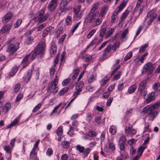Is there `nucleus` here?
I'll use <instances>...</instances> for the list:
<instances>
[{
	"instance_id": "f257e3e1",
	"label": "nucleus",
	"mask_w": 160,
	"mask_h": 160,
	"mask_svg": "<svg viewBox=\"0 0 160 160\" xmlns=\"http://www.w3.org/2000/svg\"><path fill=\"white\" fill-rule=\"evenodd\" d=\"M159 106V103L158 102L152 106L148 105L143 108L142 112L148 115L149 120L152 121L157 113V112L154 110L158 108Z\"/></svg>"
},
{
	"instance_id": "f03ea898",
	"label": "nucleus",
	"mask_w": 160,
	"mask_h": 160,
	"mask_svg": "<svg viewBox=\"0 0 160 160\" xmlns=\"http://www.w3.org/2000/svg\"><path fill=\"white\" fill-rule=\"evenodd\" d=\"M49 17L48 13H45V11L43 10L39 11L38 14L35 15V19L36 21H38L40 23L45 21Z\"/></svg>"
},
{
	"instance_id": "7ed1b4c3",
	"label": "nucleus",
	"mask_w": 160,
	"mask_h": 160,
	"mask_svg": "<svg viewBox=\"0 0 160 160\" xmlns=\"http://www.w3.org/2000/svg\"><path fill=\"white\" fill-rule=\"evenodd\" d=\"M45 45L43 42L39 43L34 50V53L40 55L41 58L43 57L45 51Z\"/></svg>"
},
{
	"instance_id": "20e7f679",
	"label": "nucleus",
	"mask_w": 160,
	"mask_h": 160,
	"mask_svg": "<svg viewBox=\"0 0 160 160\" xmlns=\"http://www.w3.org/2000/svg\"><path fill=\"white\" fill-rule=\"evenodd\" d=\"M57 78V76H56V78H55L54 80L48 84L46 89L48 93H49V92L51 91V88L53 87L54 88V89L52 90L53 93L54 94H55L58 92V88L57 86V85L58 83V81Z\"/></svg>"
},
{
	"instance_id": "39448f33",
	"label": "nucleus",
	"mask_w": 160,
	"mask_h": 160,
	"mask_svg": "<svg viewBox=\"0 0 160 160\" xmlns=\"http://www.w3.org/2000/svg\"><path fill=\"white\" fill-rule=\"evenodd\" d=\"M155 68V67L151 62H148L145 64L143 67V69L144 70L143 73L150 74L152 73L153 70Z\"/></svg>"
},
{
	"instance_id": "423d86ee",
	"label": "nucleus",
	"mask_w": 160,
	"mask_h": 160,
	"mask_svg": "<svg viewBox=\"0 0 160 160\" xmlns=\"http://www.w3.org/2000/svg\"><path fill=\"white\" fill-rule=\"evenodd\" d=\"M157 15V14L154 10H152L148 13L147 17V19L148 20V24L150 25L153 21Z\"/></svg>"
},
{
	"instance_id": "0eeeda50",
	"label": "nucleus",
	"mask_w": 160,
	"mask_h": 160,
	"mask_svg": "<svg viewBox=\"0 0 160 160\" xmlns=\"http://www.w3.org/2000/svg\"><path fill=\"white\" fill-rule=\"evenodd\" d=\"M19 46V43H17L14 45L13 44H11L9 45L7 48V51L8 52H11L12 54L16 52Z\"/></svg>"
},
{
	"instance_id": "6e6552de",
	"label": "nucleus",
	"mask_w": 160,
	"mask_h": 160,
	"mask_svg": "<svg viewBox=\"0 0 160 160\" xmlns=\"http://www.w3.org/2000/svg\"><path fill=\"white\" fill-rule=\"evenodd\" d=\"M57 0H51L48 6V8L49 12H52L58 6Z\"/></svg>"
},
{
	"instance_id": "1a4fd4ad",
	"label": "nucleus",
	"mask_w": 160,
	"mask_h": 160,
	"mask_svg": "<svg viewBox=\"0 0 160 160\" xmlns=\"http://www.w3.org/2000/svg\"><path fill=\"white\" fill-rule=\"evenodd\" d=\"M96 16V13L92 14L88 13L86 16L85 21L88 22L89 23L92 22L95 19Z\"/></svg>"
},
{
	"instance_id": "9d476101",
	"label": "nucleus",
	"mask_w": 160,
	"mask_h": 160,
	"mask_svg": "<svg viewBox=\"0 0 160 160\" xmlns=\"http://www.w3.org/2000/svg\"><path fill=\"white\" fill-rule=\"evenodd\" d=\"M68 3L67 0H61L59 6V9L61 11V12H64L65 10H67L66 7Z\"/></svg>"
},
{
	"instance_id": "9b49d317",
	"label": "nucleus",
	"mask_w": 160,
	"mask_h": 160,
	"mask_svg": "<svg viewBox=\"0 0 160 160\" xmlns=\"http://www.w3.org/2000/svg\"><path fill=\"white\" fill-rule=\"evenodd\" d=\"M147 84V82L146 80H143L140 83L138 88V92L141 93L143 91L145 90V88Z\"/></svg>"
},
{
	"instance_id": "f8f14e48",
	"label": "nucleus",
	"mask_w": 160,
	"mask_h": 160,
	"mask_svg": "<svg viewBox=\"0 0 160 160\" xmlns=\"http://www.w3.org/2000/svg\"><path fill=\"white\" fill-rule=\"evenodd\" d=\"M13 16V15L12 12H8L3 17L2 19V22L4 23L8 22L11 19Z\"/></svg>"
},
{
	"instance_id": "ddd939ff",
	"label": "nucleus",
	"mask_w": 160,
	"mask_h": 160,
	"mask_svg": "<svg viewBox=\"0 0 160 160\" xmlns=\"http://www.w3.org/2000/svg\"><path fill=\"white\" fill-rule=\"evenodd\" d=\"M11 25L10 24H6L0 30L1 34L8 33L11 29Z\"/></svg>"
},
{
	"instance_id": "4468645a",
	"label": "nucleus",
	"mask_w": 160,
	"mask_h": 160,
	"mask_svg": "<svg viewBox=\"0 0 160 160\" xmlns=\"http://www.w3.org/2000/svg\"><path fill=\"white\" fill-rule=\"evenodd\" d=\"M30 55L28 54L23 59L22 62V67L23 68H25L28 66L29 64V62L30 61H28L29 58L30 57Z\"/></svg>"
},
{
	"instance_id": "2eb2a0df",
	"label": "nucleus",
	"mask_w": 160,
	"mask_h": 160,
	"mask_svg": "<svg viewBox=\"0 0 160 160\" xmlns=\"http://www.w3.org/2000/svg\"><path fill=\"white\" fill-rule=\"evenodd\" d=\"M110 45H108L107 47L105 49L103 54V60L108 58L110 55Z\"/></svg>"
},
{
	"instance_id": "dca6fc26",
	"label": "nucleus",
	"mask_w": 160,
	"mask_h": 160,
	"mask_svg": "<svg viewBox=\"0 0 160 160\" xmlns=\"http://www.w3.org/2000/svg\"><path fill=\"white\" fill-rule=\"evenodd\" d=\"M155 93L154 92L149 93L148 95L147 98L146 99L145 102L146 103H149L151 101L155 99Z\"/></svg>"
},
{
	"instance_id": "f3484780",
	"label": "nucleus",
	"mask_w": 160,
	"mask_h": 160,
	"mask_svg": "<svg viewBox=\"0 0 160 160\" xmlns=\"http://www.w3.org/2000/svg\"><path fill=\"white\" fill-rule=\"evenodd\" d=\"M128 2V0H124L123 2L118 7V9L116 11L119 13V12L122 11L126 6Z\"/></svg>"
},
{
	"instance_id": "a211bd4d",
	"label": "nucleus",
	"mask_w": 160,
	"mask_h": 160,
	"mask_svg": "<svg viewBox=\"0 0 160 160\" xmlns=\"http://www.w3.org/2000/svg\"><path fill=\"white\" fill-rule=\"evenodd\" d=\"M11 107V104L10 103L7 102L2 108V111L4 112L5 113H7L10 110Z\"/></svg>"
},
{
	"instance_id": "6ab92c4d",
	"label": "nucleus",
	"mask_w": 160,
	"mask_h": 160,
	"mask_svg": "<svg viewBox=\"0 0 160 160\" xmlns=\"http://www.w3.org/2000/svg\"><path fill=\"white\" fill-rule=\"evenodd\" d=\"M121 158H118L117 160H123L127 158L128 154L125 151H120Z\"/></svg>"
},
{
	"instance_id": "aec40b11",
	"label": "nucleus",
	"mask_w": 160,
	"mask_h": 160,
	"mask_svg": "<svg viewBox=\"0 0 160 160\" xmlns=\"http://www.w3.org/2000/svg\"><path fill=\"white\" fill-rule=\"evenodd\" d=\"M84 84V82L82 81L78 82H77L75 87L76 89H78L80 91H82V88Z\"/></svg>"
},
{
	"instance_id": "412c9836",
	"label": "nucleus",
	"mask_w": 160,
	"mask_h": 160,
	"mask_svg": "<svg viewBox=\"0 0 160 160\" xmlns=\"http://www.w3.org/2000/svg\"><path fill=\"white\" fill-rule=\"evenodd\" d=\"M143 10V7L142 6H140L139 5H137L135 9V12L138 13V16L141 13Z\"/></svg>"
},
{
	"instance_id": "4be33fe9",
	"label": "nucleus",
	"mask_w": 160,
	"mask_h": 160,
	"mask_svg": "<svg viewBox=\"0 0 160 160\" xmlns=\"http://www.w3.org/2000/svg\"><path fill=\"white\" fill-rule=\"evenodd\" d=\"M57 46L55 44H53L51 46L50 50V53L52 57L56 53L57 51Z\"/></svg>"
},
{
	"instance_id": "5701e85b",
	"label": "nucleus",
	"mask_w": 160,
	"mask_h": 160,
	"mask_svg": "<svg viewBox=\"0 0 160 160\" xmlns=\"http://www.w3.org/2000/svg\"><path fill=\"white\" fill-rule=\"evenodd\" d=\"M52 28L51 27H49L46 28L44 30L43 33L42 34V37H44L48 35V34L51 32Z\"/></svg>"
},
{
	"instance_id": "b1692460",
	"label": "nucleus",
	"mask_w": 160,
	"mask_h": 160,
	"mask_svg": "<svg viewBox=\"0 0 160 160\" xmlns=\"http://www.w3.org/2000/svg\"><path fill=\"white\" fill-rule=\"evenodd\" d=\"M133 62L135 66H138L141 65L142 63L143 62L141 59L140 56H139L133 60Z\"/></svg>"
},
{
	"instance_id": "393cba45",
	"label": "nucleus",
	"mask_w": 160,
	"mask_h": 160,
	"mask_svg": "<svg viewBox=\"0 0 160 160\" xmlns=\"http://www.w3.org/2000/svg\"><path fill=\"white\" fill-rule=\"evenodd\" d=\"M35 150L34 149H32V151L31 152L30 158L31 159L36 160L37 158V153L35 152Z\"/></svg>"
},
{
	"instance_id": "a878e982",
	"label": "nucleus",
	"mask_w": 160,
	"mask_h": 160,
	"mask_svg": "<svg viewBox=\"0 0 160 160\" xmlns=\"http://www.w3.org/2000/svg\"><path fill=\"white\" fill-rule=\"evenodd\" d=\"M119 12L117 11H114L112 16L111 20V22H114L117 18H118V15Z\"/></svg>"
},
{
	"instance_id": "bb28decb",
	"label": "nucleus",
	"mask_w": 160,
	"mask_h": 160,
	"mask_svg": "<svg viewBox=\"0 0 160 160\" xmlns=\"http://www.w3.org/2000/svg\"><path fill=\"white\" fill-rule=\"evenodd\" d=\"M137 88V86L134 84L130 86L128 89V92L129 93L134 92Z\"/></svg>"
},
{
	"instance_id": "cd10ccee",
	"label": "nucleus",
	"mask_w": 160,
	"mask_h": 160,
	"mask_svg": "<svg viewBox=\"0 0 160 160\" xmlns=\"http://www.w3.org/2000/svg\"><path fill=\"white\" fill-rule=\"evenodd\" d=\"M129 12V11L128 10H126L122 14L121 17V22L123 20L125 19L128 16Z\"/></svg>"
},
{
	"instance_id": "c85d7f7f",
	"label": "nucleus",
	"mask_w": 160,
	"mask_h": 160,
	"mask_svg": "<svg viewBox=\"0 0 160 160\" xmlns=\"http://www.w3.org/2000/svg\"><path fill=\"white\" fill-rule=\"evenodd\" d=\"M146 148V147L143 146H142L139 148L138 150V154L141 156L144 150Z\"/></svg>"
},
{
	"instance_id": "c756f323",
	"label": "nucleus",
	"mask_w": 160,
	"mask_h": 160,
	"mask_svg": "<svg viewBox=\"0 0 160 160\" xmlns=\"http://www.w3.org/2000/svg\"><path fill=\"white\" fill-rule=\"evenodd\" d=\"M132 51L129 52L125 57L124 61H126L130 59L132 57Z\"/></svg>"
},
{
	"instance_id": "7c9ffc66",
	"label": "nucleus",
	"mask_w": 160,
	"mask_h": 160,
	"mask_svg": "<svg viewBox=\"0 0 160 160\" xmlns=\"http://www.w3.org/2000/svg\"><path fill=\"white\" fill-rule=\"evenodd\" d=\"M126 140L125 136L122 135L119 138V143L124 144L126 142Z\"/></svg>"
},
{
	"instance_id": "2f4dec72",
	"label": "nucleus",
	"mask_w": 160,
	"mask_h": 160,
	"mask_svg": "<svg viewBox=\"0 0 160 160\" xmlns=\"http://www.w3.org/2000/svg\"><path fill=\"white\" fill-rule=\"evenodd\" d=\"M69 88L68 87H66L62 88L60 91L59 92L58 94L60 95H62L66 92L68 90Z\"/></svg>"
},
{
	"instance_id": "473e14b6",
	"label": "nucleus",
	"mask_w": 160,
	"mask_h": 160,
	"mask_svg": "<svg viewBox=\"0 0 160 160\" xmlns=\"http://www.w3.org/2000/svg\"><path fill=\"white\" fill-rule=\"evenodd\" d=\"M76 149L80 152H83L85 150L84 147L80 145H78L76 146Z\"/></svg>"
},
{
	"instance_id": "72a5a7b5",
	"label": "nucleus",
	"mask_w": 160,
	"mask_h": 160,
	"mask_svg": "<svg viewBox=\"0 0 160 160\" xmlns=\"http://www.w3.org/2000/svg\"><path fill=\"white\" fill-rule=\"evenodd\" d=\"M18 68L16 66H14L12 69L10 73V75L11 76H13L16 72L18 70Z\"/></svg>"
},
{
	"instance_id": "f704fd0d",
	"label": "nucleus",
	"mask_w": 160,
	"mask_h": 160,
	"mask_svg": "<svg viewBox=\"0 0 160 160\" xmlns=\"http://www.w3.org/2000/svg\"><path fill=\"white\" fill-rule=\"evenodd\" d=\"M121 74V72L120 71L118 72L116 74L114 75L113 80H116L120 78Z\"/></svg>"
},
{
	"instance_id": "c9c22d12",
	"label": "nucleus",
	"mask_w": 160,
	"mask_h": 160,
	"mask_svg": "<svg viewBox=\"0 0 160 160\" xmlns=\"http://www.w3.org/2000/svg\"><path fill=\"white\" fill-rule=\"evenodd\" d=\"M119 42H115L112 47H111V49H112L114 51L119 46Z\"/></svg>"
},
{
	"instance_id": "e433bc0d",
	"label": "nucleus",
	"mask_w": 160,
	"mask_h": 160,
	"mask_svg": "<svg viewBox=\"0 0 160 160\" xmlns=\"http://www.w3.org/2000/svg\"><path fill=\"white\" fill-rule=\"evenodd\" d=\"M62 144L63 148H68L70 146L69 142L67 141L62 142Z\"/></svg>"
},
{
	"instance_id": "4c0bfd02",
	"label": "nucleus",
	"mask_w": 160,
	"mask_h": 160,
	"mask_svg": "<svg viewBox=\"0 0 160 160\" xmlns=\"http://www.w3.org/2000/svg\"><path fill=\"white\" fill-rule=\"evenodd\" d=\"M148 44H146L142 46L139 49V52L142 53L148 47Z\"/></svg>"
},
{
	"instance_id": "58836bf2",
	"label": "nucleus",
	"mask_w": 160,
	"mask_h": 160,
	"mask_svg": "<svg viewBox=\"0 0 160 160\" xmlns=\"http://www.w3.org/2000/svg\"><path fill=\"white\" fill-rule=\"evenodd\" d=\"M22 22V20L19 19L17 20L15 23L14 25L15 28H18L19 26L20 25Z\"/></svg>"
},
{
	"instance_id": "ea45409f",
	"label": "nucleus",
	"mask_w": 160,
	"mask_h": 160,
	"mask_svg": "<svg viewBox=\"0 0 160 160\" xmlns=\"http://www.w3.org/2000/svg\"><path fill=\"white\" fill-rule=\"evenodd\" d=\"M80 7L78 6L77 8H73V11L74 15H76L78 14L80 11Z\"/></svg>"
},
{
	"instance_id": "a19ab883",
	"label": "nucleus",
	"mask_w": 160,
	"mask_h": 160,
	"mask_svg": "<svg viewBox=\"0 0 160 160\" xmlns=\"http://www.w3.org/2000/svg\"><path fill=\"white\" fill-rule=\"evenodd\" d=\"M96 75L92 74L91 75L88 79V82L91 83L92 82L95 80Z\"/></svg>"
},
{
	"instance_id": "79ce46f5",
	"label": "nucleus",
	"mask_w": 160,
	"mask_h": 160,
	"mask_svg": "<svg viewBox=\"0 0 160 160\" xmlns=\"http://www.w3.org/2000/svg\"><path fill=\"white\" fill-rule=\"evenodd\" d=\"M109 78L107 77H105L103 78V79L101 81L100 83L101 86L104 85L108 80Z\"/></svg>"
},
{
	"instance_id": "37998d69",
	"label": "nucleus",
	"mask_w": 160,
	"mask_h": 160,
	"mask_svg": "<svg viewBox=\"0 0 160 160\" xmlns=\"http://www.w3.org/2000/svg\"><path fill=\"white\" fill-rule=\"evenodd\" d=\"M108 8L107 6H105L103 7L102 8L101 11V12L100 13L102 14V16L104 15L106 13L107 11L108 10Z\"/></svg>"
},
{
	"instance_id": "c03bdc74",
	"label": "nucleus",
	"mask_w": 160,
	"mask_h": 160,
	"mask_svg": "<svg viewBox=\"0 0 160 160\" xmlns=\"http://www.w3.org/2000/svg\"><path fill=\"white\" fill-rule=\"evenodd\" d=\"M117 132L116 127L114 126H111V134L114 135Z\"/></svg>"
},
{
	"instance_id": "a18cd8bd",
	"label": "nucleus",
	"mask_w": 160,
	"mask_h": 160,
	"mask_svg": "<svg viewBox=\"0 0 160 160\" xmlns=\"http://www.w3.org/2000/svg\"><path fill=\"white\" fill-rule=\"evenodd\" d=\"M20 85L19 84H17L15 86V88L13 90V92H17L20 89Z\"/></svg>"
},
{
	"instance_id": "49530a36",
	"label": "nucleus",
	"mask_w": 160,
	"mask_h": 160,
	"mask_svg": "<svg viewBox=\"0 0 160 160\" xmlns=\"http://www.w3.org/2000/svg\"><path fill=\"white\" fill-rule=\"evenodd\" d=\"M71 80L70 78L65 79L62 82V84L63 86H67L70 82Z\"/></svg>"
},
{
	"instance_id": "de8ad7c7",
	"label": "nucleus",
	"mask_w": 160,
	"mask_h": 160,
	"mask_svg": "<svg viewBox=\"0 0 160 160\" xmlns=\"http://www.w3.org/2000/svg\"><path fill=\"white\" fill-rule=\"evenodd\" d=\"M106 28H103L99 33V36L101 38L103 37L104 36V34L106 33Z\"/></svg>"
},
{
	"instance_id": "09e8293b",
	"label": "nucleus",
	"mask_w": 160,
	"mask_h": 160,
	"mask_svg": "<svg viewBox=\"0 0 160 160\" xmlns=\"http://www.w3.org/2000/svg\"><path fill=\"white\" fill-rule=\"evenodd\" d=\"M4 150L8 153H11V147L10 146H8L7 145L4 146Z\"/></svg>"
},
{
	"instance_id": "8fccbe9b",
	"label": "nucleus",
	"mask_w": 160,
	"mask_h": 160,
	"mask_svg": "<svg viewBox=\"0 0 160 160\" xmlns=\"http://www.w3.org/2000/svg\"><path fill=\"white\" fill-rule=\"evenodd\" d=\"M70 126L69 131L68 133L71 136H72L74 135V129L71 126V125Z\"/></svg>"
},
{
	"instance_id": "3c124183",
	"label": "nucleus",
	"mask_w": 160,
	"mask_h": 160,
	"mask_svg": "<svg viewBox=\"0 0 160 160\" xmlns=\"http://www.w3.org/2000/svg\"><path fill=\"white\" fill-rule=\"evenodd\" d=\"M62 127H59L58 129L57 134L58 136H61L62 134Z\"/></svg>"
},
{
	"instance_id": "603ef678",
	"label": "nucleus",
	"mask_w": 160,
	"mask_h": 160,
	"mask_svg": "<svg viewBox=\"0 0 160 160\" xmlns=\"http://www.w3.org/2000/svg\"><path fill=\"white\" fill-rule=\"evenodd\" d=\"M82 58H83V60L84 61L87 62H89L91 61L92 59V58L90 56H84V57H83Z\"/></svg>"
},
{
	"instance_id": "864d4df0",
	"label": "nucleus",
	"mask_w": 160,
	"mask_h": 160,
	"mask_svg": "<svg viewBox=\"0 0 160 160\" xmlns=\"http://www.w3.org/2000/svg\"><path fill=\"white\" fill-rule=\"evenodd\" d=\"M96 31L95 29H92L90 32H89L87 35V38H90L93 35L94 33L96 32Z\"/></svg>"
},
{
	"instance_id": "5fc2aeb1",
	"label": "nucleus",
	"mask_w": 160,
	"mask_h": 160,
	"mask_svg": "<svg viewBox=\"0 0 160 160\" xmlns=\"http://www.w3.org/2000/svg\"><path fill=\"white\" fill-rule=\"evenodd\" d=\"M33 40V38L29 36L26 39V42L27 43V44H31L32 41Z\"/></svg>"
},
{
	"instance_id": "6e6d98bb",
	"label": "nucleus",
	"mask_w": 160,
	"mask_h": 160,
	"mask_svg": "<svg viewBox=\"0 0 160 160\" xmlns=\"http://www.w3.org/2000/svg\"><path fill=\"white\" fill-rule=\"evenodd\" d=\"M72 18L71 17L69 16H68L66 20V23L67 25H70L71 22H72Z\"/></svg>"
},
{
	"instance_id": "4d7b16f0",
	"label": "nucleus",
	"mask_w": 160,
	"mask_h": 160,
	"mask_svg": "<svg viewBox=\"0 0 160 160\" xmlns=\"http://www.w3.org/2000/svg\"><path fill=\"white\" fill-rule=\"evenodd\" d=\"M34 71L36 72L35 78L36 80H38L39 78V71L38 69L34 70Z\"/></svg>"
},
{
	"instance_id": "13d9d810",
	"label": "nucleus",
	"mask_w": 160,
	"mask_h": 160,
	"mask_svg": "<svg viewBox=\"0 0 160 160\" xmlns=\"http://www.w3.org/2000/svg\"><path fill=\"white\" fill-rule=\"evenodd\" d=\"M132 128V126L126 127L125 129V133L127 134L129 133Z\"/></svg>"
},
{
	"instance_id": "bf43d9fd",
	"label": "nucleus",
	"mask_w": 160,
	"mask_h": 160,
	"mask_svg": "<svg viewBox=\"0 0 160 160\" xmlns=\"http://www.w3.org/2000/svg\"><path fill=\"white\" fill-rule=\"evenodd\" d=\"M88 136L92 137H95L96 136V132L93 131H90L88 133Z\"/></svg>"
},
{
	"instance_id": "052dcab7",
	"label": "nucleus",
	"mask_w": 160,
	"mask_h": 160,
	"mask_svg": "<svg viewBox=\"0 0 160 160\" xmlns=\"http://www.w3.org/2000/svg\"><path fill=\"white\" fill-rule=\"evenodd\" d=\"M41 103H39L32 110V112H36L41 107Z\"/></svg>"
},
{
	"instance_id": "680f3d73",
	"label": "nucleus",
	"mask_w": 160,
	"mask_h": 160,
	"mask_svg": "<svg viewBox=\"0 0 160 160\" xmlns=\"http://www.w3.org/2000/svg\"><path fill=\"white\" fill-rule=\"evenodd\" d=\"M130 154L131 155H133L136 152V149H134L133 147H131L130 149Z\"/></svg>"
},
{
	"instance_id": "e2e57ef3",
	"label": "nucleus",
	"mask_w": 160,
	"mask_h": 160,
	"mask_svg": "<svg viewBox=\"0 0 160 160\" xmlns=\"http://www.w3.org/2000/svg\"><path fill=\"white\" fill-rule=\"evenodd\" d=\"M30 54V56L29 57L30 58L29 59V61H31L34 59L37 54L36 53H35L34 52V53L32 54V55H31Z\"/></svg>"
},
{
	"instance_id": "0e129e2a",
	"label": "nucleus",
	"mask_w": 160,
	"mask_h": 160,
	"mask_svg": "<svg viewBox=\"0 0 160 160\" xmlns=\"http://www.w3.org/2000/svg\"><path fill=\"white\" fill-rule=\"evenodd\" d=\"M32 69H30L29 70L28 73H27V77H28V79L29 80L31 78L32 73Z\"/></svg>"
},
{
	"instance_id": "69168bd1",
	"label": "nucleus",
	"mask_w": 160,
	"mask_h": 160,
	"mask_svg": "<svg viewBox=\"0 0 160 160\" xmlns=\"http://www.w3.org/2000/svg\"><path fill=\"white\" fill-rule=\"evenodd\" d=\"M87 120L89 122H90L92 119V116L90 113H88L87 116Z\"/></svg>"
},
{
	"instance_id": "338daca9",
	"label": "nucleus",
	"mask_w": 160,
	"mask_h": 160,
	"mask_svg": "<svg viewBox=\"0 0 160 160\" xmlns=\"http://www.w3.org/2000/svg\"><path fill=\"white\" fill-rule=\"evenodd\" d=\"M45 26V24H43L39 25L37 28V31H39L42 30L44 28Z\"/></svg>"
},
{
	"instance_id": "774afa93",
	"label": "nucleus",
	"mask_w": 160,
	"mask_h": 160,
	"mask_svg": "<svg viewBox=\"0 0 160 160\" xmlns=\"http://www.w3.org/2000/svg\"><path fill=\"white\" fill-rule=\"evenodd\" d=\"M160 86V84L159 83H156L152 86V88L155 90H156Z\"/></svg>"
}]
</instances>
